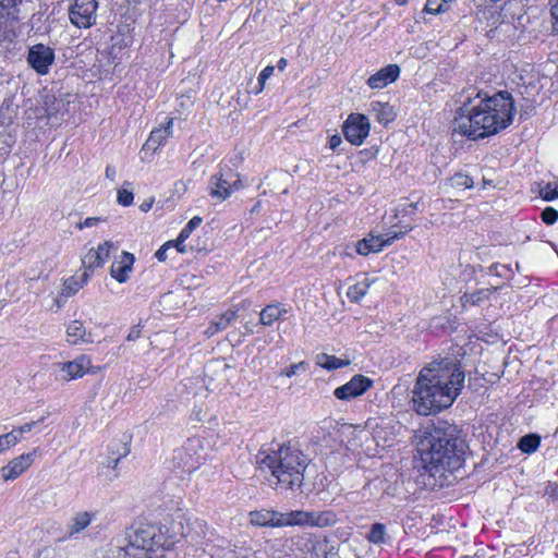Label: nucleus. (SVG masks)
Wrapping results in <instances>:
<instances>
[{
    "mask_svg": "<svg viewBox=\"0 0 558 558\" xmlns=\"http://www.w3.org/2000/svg\"><path fill=\"white\" fill-rule=\"evenodd\" d=\"M304 367H305V362H300V363H296V364H292L290 367H288L287 369L282 371L281 375H284L287 377H292V376H294L298 373L299 368H304Z\"/></svg>",
    "mask_w": 558,
    "mask_h": 558,
    "instance_id": "obj_46",
    "label": "nucleus"
},
{
    "mask_svg": "<svg viewBox=\"0 0 558 558\" xmlns=\"http://www.w3.org/2000/svg\"><path fill=\"white\" fill-rule=\"evenodd\" d=\"M1 438L7 449H10L11 447L15 446L21 439L16 429H13L10 433L1 435Z\"/></svg>",
    "mask_w": 558,
    "mask_h": 558,
    "instance_id": "obj_41",
    "label": "nucleus"
},
{
    "mask_svg": "<svg viewBox=\"0 0 558 558\" xmlns=\"http://www.w3.org/2000/svg\"><path fill=\"white\" fill-rule=\"evenodd\" d=\"M461 107L454 117V131L471 140L485 138L508 128L515 113L512 95L500 90L489 96L470 87L460 96Z\"/></svg>",
    "mask_w": 558,
    "mask_h": 558,
    "instance_id": "obj_1",
    "label": "nucleus"
},
{
    "mask_svg": "<svg viewBox=\"0 0 558 558\" xmlns=\"http://www.w3.org/2000/svg\"><path fill=\"white\" fill-rule=\"evenodd\" d=\"M292 544L302 553L307 554L315 548V539L310 533H303L292 538Z\"/></svg>",
    "mask_w": 558,
    "mask_h": 558,
    "instance_id": "obj_30",
    "label": "nucleus"
},
{
    "mask_svg": "<svg viewBox=\"0 0 558 558\" xmlns=\"http://www.w3.org/2000/svg\"><path fill=\"white\" fill-rule=\"evenodd\" d=\"M169 138V132L159 128L154 129L146 142L149 148L156 149Z\"/></svg>",
    "mask_w": 558,
    "mask_h": 558,
    "instance_id": "obj_32",
    "label": "nucleus"
},
{
    "mask_svg": "<svg viewBox=\"0 0 558 558\" xmlns=\"http://www.w3.org/2000/svg\"><path fill=\"white\" fill-rule=\"evenodd\" d=\"M539 195L544 201L547 202L558 198V182L547 183L544 187L541 189Z\"/></svg>",
    "mask_w": 558,
    "mask_h": 558,
    "instance_id": "obj_39",
    "label": "nucleus"
},
{
    "mask_svg": "<svg viewBox=\"0 0 558 558\" xmlns=\"http://www.w3.org/2000/svg\"><path fill=\"white\" fill-rule=\"evenodd\" d=\"M465 373L454 356L438 357L422 367L412 389L414 411L423 416L437 414L460 396Z\"/></svg>",
    "mask_w": 558,
    "mask_h": 558,
    "instance_id": "obj_2",
    "label": "nucleus"
},
{
    "mask_svg": "<svg viewBox=\"0 0 558 558\" xmlns=\"http://www.w3.org/2000/svg\"><path fill=\"white\" fill-rule=\"evenodd\" d=\"M37 424V422H29V423H26L22 426H20L16 430H17V434L19 435H22L24 433H29L33 427Z\"/></svg>",
    "mask_w": 558,
    "mask_h": 558,
    "instance_id": "obj_51",
    "label": "nucleus"
},
{
    "mask_svg": "<svg viewBox=\"0 0 558 558\" xmlns=\"http://www.w3.org/2000/svg\"><path fill=\"white\" fill-rule=\"evenodd\" d=\"M88 271H83L80 276L68 278L63 283L62 295L70 298L74 295L89 279Z\"/></svg>",
    "mask_w": 558,
    "mask_h": 558,
    "instance_id": "obj_22",
    "label": "nucleus"
},
{
    "mask_svg": "<svg viewBox=\"0 0 558 558\" xmlns=\"http://www.w3.org/2000/svg\"><path fill=\"white\" fill-rule=\"evenodd\" d=\"M35 451L21 454L20 457L11 460L7 465L0 470L1 477L4 481H13L23 474L34 462Z\"/></svg>",
    "mask_w": 558,
    "mask_h": 558,
    "instance_id": "obj_14",
    "label": "nucleus"
},
{
    "mask_svg": "<svg viewBox=\"0 0 558 558\" xmlns=\"http://www.w3.org/2000/svg\"><path fill=\"white\" fill-rule=\"evenodd\" d=\"M172 128H173V119L170 118V119H168L166 124L163 126H160L159 129L168 131L169 137H170L172 135Z\"/></svg>",
    "mask_w": 558,
    "mask_h": 558,
    "instance_id": "obj_52",
    "label": "nucleus"
},
{
    "mask_svg": "<svg viewBox=\"0 0 558 558\" xmlns=\"http://www.w3.org/2000/svg\"><path fill=\"white\" fill-rule=\"evenodd\" d=\"M287 64H288L287 59H284V58H280V59L278 60V62H277V68H278L280 71H283V70L286 69Z\"/></svg>",
    "mask_w": 558,
    "mask_h": 558,
    "instance_id": "obj_56",
    "label": "nucleus"
},
{
    "mask_svg": "<svg viewBox=\"0 0 558 558\" xmlns=\"http://www.w3.org/2000/svg\"><path fill=\"white\" fill-rule=\"evenodd\" d=\"M451 1H452V0H447V3H448V2H451Z\"/></svg>",
    "mask_w": 558,
    "mask_h": 558,
    "instance_id": "obj_60",
    "label": "nucleus"
},
{
    "mask_svg": "<svg viewBox=\"0 0 558 558\" xmlns=\"http://www.w3.org/2000/svg\"><path fill=\"white\" fill-rule=\"evenodd\" d=\"M134 195L131 191L126 189H121L118 191L117 201L122 206H130L133 203Z\"/></svg>",
    "mask_w": 558,
    "mask_h": 558,
    "instance_id": "obj_42",
    "label": "nucleus"
},
{
    "mask_svg": "<svg viewBox=\"0 0 558 558\" xmlns=\"http://www.w3.org/2000/svg\"><path fill=\"white\" fill-rule=\"evenodd\" d=\"M141 337V329H140V326H134L131 328L128 337H126V340L128 341H135L137 340L138 338Z\"/></svg>",
    "mask_w": 558,
    "mask_h": 558,
    "instance_id": "obj_50",
    "label": "nucleus"
},
{
    "mask_svg": "<svg viewBox=\"0 0 558 558\" xmlns=\"http://www.w3.org/2000/svg\"><path fill=\"white\" fill-rule=\"evenodd\" d=\"M422 209L420 208V202H413V203H409L407 205H404L402 211L407 215H412L414 214L415 211H421Z\"/></svg>",
    "mask_w": 558,
    "mask_h": 558,
    "instance_id": "obj_47",
    "label": "nucleus"
},
{
    "mask_svg": "<svg viewBox=\"0 0 558 558\" xmlns=\"http://www.w3.org/2000/svg\"><path fill=\"white\" fill-rule=\"evenodd\" d=\"M106 177L108 179H110L111 181L114 180V178H116V169H114V167H112V166H107L106 167Z\"/></svg>",
    "mask_w": 558,
    "mask_h": 558,
    "instance_id": "obj_53",
    "label": "nucleus"
},
{
    "mask_svg": "<svg viewBox=\"0 0 558 558\" xmlns=\"http://www.w3.org/2000/svg\"><path fill=\"white\" fill-rule=\"evenodd\" d=\"M206 461V452L203 441L198 437L189 438L184 445L173 451V469L181 473L190 474Z\"/></svg>",
    "mask_w": 558,
    "mask_h": 558,
    "instance_id": "obj_7",
    "label": "nucleus"
},
{
    "mask_svg": "<svg viewBox=\"0 0 558 558\" xmlns=\"http://www.w3.org/2000/svg\"><path fill=\"white\" fill-rule=\"evenodd\" d=\"M203 219L198 216H194L179 233V242L184 243L191 235V233L202 223Z\"/></svg>",
    "mask_w": 558,
    "mask_h": 558,
    "instance_id": "obj_34",
    "label": "nucleus"
},
{
    "mask_svg": "<svg viewBox=\"0 0 558 558\" xmlns=\"http://www.w3.org/2000/svg\"><path fill=\"white\" fill-rule=\"evenodd\" d=\"M373 385V380L364 375H354L348 383L338 387L333 391V396L339 400H351L362 396Z\"/></svg>",
    "mask_w": 558,
    "mask_h": 558,
    "instance_id": "obj_13",
    "label": "nucleus"
},
{
    "mask_svg": "<svg viewBox=\"0 0 558 558\" xmlns=\"http://www.w3.org/2000/svg\"><path fill=\"white\" fill-rule=\"evenodd\" d=\"M369 287L371 281L368 278H363V280L357 281L348 288L347 296L351 302H360L362 298L366 295Z\"/></svg>",
    "mask_w": 558,
    "mask_h": 558,
    "instance_id": "obj_25",
    "label": "nucleus"
},
{
    "mask_svg": "<svg viewBox=\"0 0 558 558\" xmlns=\"http://www.w3.org/2000/svg\"><path fill=\"white\" fill-rule=\"evenodd\" d=\"M468 445L454 424L439 421L427 426L418 438L417 452L435 485L449 483V476L459 471L465 461Z\"/></svg>",
    "mask_w": 558,
    "mask_h": 558,
    "instance_id": "obj_3",
    "label": "nucleus"
},
{
    "mask_svg": "<svg viewBox=\"0 0 558 558\" xmlns=\"http://www.w3.org/2000/svg\"><path fill=\"white\" fill-rule=\"evenodd\" d=\"M449 182H450V185L452 187H457V189H461V187L471 189V187H473V179L470 175H468L465 173H462V172H458V173L453 174L449 179Z\"/></svg>",
    "mask_w": 558,
    "mask_h": 558,
    "instance_id": "obj_33",
    "label": "nucleus"
},
{
    "mask_svg": "<svg viewBox=\"0 0 558 558\" xmlns=\"http://www.w3.org/2000/svg\"><path fill=\"white\" fill-rule=\"evenodd\" d=\"M242 187L238 173L230 168H221L217 174H214L208 184L209 194L213 198L220 202L230 197L232 193Z\"/></svg>",
    "mask_w": 558,
    "mask_h": 558,
    "instance_id": "obj_8",
    "label": "nucleus"
},
{
    "mask_svg": "<svg viewBox=\"0 0 558 558\" xmlns=\"http://www.w3.org/2000/svg\"><path fill=\"white\" fill-rule=\"evenodd\" d=\"M551 13H553V16L556 19L554 27L556 31H558V1H557V4H555L553 7Z\"/></svg>",
    "mask_w": 558,
    "mask_h": 558,
    "instance_id": "obj_55",
    "label": "nucleus"
},
{
    "mask_svg": "<svg viewBox=\"0 0 558 558\" xmlns=\"http://www.w3.org/2000/svg\"><path fill=\"white\" fill-rule=\"evenodd\" d=\"M96 0H74L69 9L70 22L78 28H89L96 23Z\"/></svg>",
    "mask_w": 558,
    "mask_h": 558,
    "instance_id": "obj_9",
    "label": "nucleus"
},
{
    "mask_svg": "<svg viewBox=\"0 0 558 558\" xmlns=\"http://www.w3.org/2000/svg\"><path fill=\"white\" fill-rule=\"evenodd\" d=\"M92 366V360L89 356L82 354L75 360L65 362L61 365V371L66 374L64 377L66 380L77 379L88 373Z\"/></svg>",
    "mask_w": 558,
    "mask_h": 558,
    "instance_id": "obj_17",
    "label": "nucleus"
},
{
    "mask_svg": "<svg viewBox=\"0 0 558 558\" xmlns=\"http://www.w3.org/2000/svg\"><path fill=\"white\" fill-rule=\"evenodd\" d=\"M447 10V0H427L425 4V11L430 14H439Z\"/></svg>",
    "mask_w": 558,
    "mask_h": 558,
    "instance_id": "obj_37",
    "label": "nucleus"
},
{
    "mask_svg": "<svg viewBox=\"0 0 558 558\" xmlns=\"http://www.w3.org/2000/svg\"><path fill=\"white\" fill-rule=\"evenodd\" d=\"M342 144V138L340 135L338 134H335L332 136H330L329 138V147L330 149H332L333 151L338 149V147Z\"/></svg>",
    "mask_w": 558,
    "mask_h": 558,
    "instance_id": "obj_48",
    "label": "nucleus"
},
{
    "mask_svg": "<svg viewBox=\"0 0 558 558\" xmlns=\"http://www.w3.org/2000/svg\"><path fill=\"white\" fill-rule=\"evenodd\" d=\"M542 221L548 226L558 220V211L553 207H546L541 214Z\"/></svg>",
    "mask_w": 558,
    "mask_h": 558,
    "instance_id": "obj_40",
    "label": "nucleus"
},
{
    "mask_svg": "<svg viewBox=\"0 0 558 558\" xmlns=\"http://www.w3.org/2000/svg\"><path fill=\"white\" fill-rule=\"evenodd\" d=\"M545 495L553 500L558 499V483L548 482L545 487Z\"/></svg>",
    "mask_w": 558,
    "mask_h": 558,
    "instance_id": "obj_43",
    "label": "nucleus"
},
{
    "mask_svg": "<svg viewBox=\"0 0 558 558\" xmlns=\"http://www.w3.org/2000/svg\"><path fill=\"white\" fill-rule=\"evenodd\" d=\"M367 541L374 545H381L387 541L386 526L383 523H374L366 536Z\"/></svg>",
    "mask_w": 558,
    "mask_h": 558,
    "instance_id": "obj_28",
    "label": "nucleus"
},
{
    "mask_svg": "<svg viewBox=\"0 0 558 558\" xmlns=\"http://www.w3.org/2000/svg\"><path fill=\"white\" fill-rule=\"evenodd\" d=\"M373 109L377 112V120L379 123L388 124L395 119L392 107L388 104L376 102L373 105Z\"/></svg>",
    "mask_w": 558,
    "mask_h": 558,
    "instance_id": "obj_29",
    "label": "nucleus"
},
{
    "mask_svg": "<svg viewBox=\"0 0 558 558\" xmlns=\"http://www.w3.org/2000/svg\"><path fill=\"white\" fill-rule=\"evenodd\" d=\"M96 513L83 511L76 513L69 524L68 536L73 538L77 534L82 533L95 519Z\"/></svg>",
    "mask_w": 558,
    "mask_h": 558,
    "instance_id": "obj_19",
    "label": "nucleus"
},
{
    "mask_svg": "<svg viewBox=\"0 0 558 558\" xmlns=\"http://www.w3.org/2000/svg\"><path fill=\"white\" fill-rule=\"evenodd\" d=\"M134 255L129 252H122L120 259L114 260L110 268V275L118 282L123 283L129 280L130 272L133 269Z\"/></svg>",
    "mask_w": 558,
    "mask_h": 558,
    "instance_id": "obj_16",
    "label": "nucleus"
},
{
    "mask_svg": "<svg viewBox=\"0 0 558 558\" xmlns=\"http://www.w3.org/2000/svg\"><path fill=\"white\" fill-rule=\"evenodd\" d=\"M539 445L541 438L534 434L525 435L519 441V448L525 453H532L536 451Z\"/></svg>",
    "mask_w": 558,
    "mask_h": 558,
    "instance_id": "obj_31",
    "label": "nucleus"
},
{
    "mask_svg": "<svg viewBox=\"0 0 558 558\" xmlns=\"http://www.w3.org/2000/svg\"><path fill=\"white\" fill-rule=\"evenodd\" d=\"M250 523L258 527L330 526L337 521L332 511L291 510L280 512L274 509L254 510L248 513Z\"/></svg>",
    "mask_w": 558,
    "mask_h": 558,
    "instance_id": "obj_6",
    "label": "nucleus"
},
{
    "mask_svg": "<svg viewBox=\"0 0 558 558\" xmlns=\"http://www.w3.org/2000/svg\"><path fill=\"white\" fill-rule=\"evenodd\" d=\"M171 246H172V241L165 243L163 245L160 246L159 250H157V252L155 253V257L159 262H165L167 259V252H168L169 247H171Z\"/></svg>",
    "mask_w": 558,
    "mask_h": 558,
    "instance_id": "obj_44",
    "label": "nucleus"
},
{
    "mask_svg": "<svg viewBox=\"0 0 558 558\" xmlns=\"http://www.w3.org/2000/svg\"><path fill=\"white\" fill-rule=\"evenodd\" d=\"M166 542L161 529L150 523H138L126 531V545L106 550L101 558H166Z\"/></svg>",
    "mask_w": 558,
    "mask_h": 558,
    "instance_id": "obj_5",
    "label": "nucleus"
},
{
    "mask_svg": "<svg viewBox=\"0 0 558 558\" xmlns=\"http://www.w3.org/2000/svg\"><path fill=\"white\" fill-rule=\"evenodd\" d=\"M460 558H475V557H473V556H462Z\"/></svg>",
    "mask_w": 558,
    "mask_h": 558,
    "instance_id": "obj_59",
    "label": "nucleus"
},
{
    "mask_svg": "<svg viewBox=\"0 0 558 558\" xmlns=\"http://www.w3.org/2000/svg\"><path fill=\"white\" fill-rule=\"evenodd\" d=\"M68 342L73 345L93 343V335L86 330L83 323L73 320L66 328Z\"/></svg>",
    "mask_w": 558,
    "mask_h": 558,
    "instance_id": "obj_18",
    "label": "nucleus"
},
{
    "mask_svg": "<svg viewBox=\"0 0 558 558\" xmlns=\"http://www.w3.org/2000/svg\"><path fill=\"white\" fill-rule=\"evenodd\" d=\"M368 118L361 113H351L343 123L344 137L352 145L360 146L369 134Z\"/></svg>",
    "mask_w": 558,
    "mask_h": 558,
    "instance_id": "obj_10",
    "label": "nucleus"
},
{
    "mask_svg": "<svg viewBox=\"0 0 558 558\" xmlns=\"http://www.w3.org/2000/svg\"><path fill=\"white\" fill-rule=\"evenodd\" d=\"M287 310L280 303L269 304L265 306L259 314V323L264 326H270L278 320Z\"/></svg>",
    "mask_w": 558,
    "mask_h": 558,
    "instance_id": "obj_21",
    "label": "nucleus"
},
{
    "mask_svg": "<svg viewBox=\"0 0 558 558\" xmlns=\"http://www.w3.org/2000/svg\"><path fill=\"white\" fill-rule=\"evenodd\" d=\"M111 456L107 459V466L114 469L120 459L130 453V446L128 441L113 440L109 445Z\"/></svg>",
    "mask_w": 558,
    "mask_h": 558,
    "instance_id": "obj_20",
    "label": "nucleus"
},
{
    "mask_svg": "<svg viewBox=\"0 0 558 558\" xmlns=\"http://www.w3.org/2000/svg\"><path fill=\"white\" fill-rule=\"evenodd\" d=\"M27 62L38 74L45 75L54 62V51L43 44L34 45L28 50Z\"/></svg>",
    "mask_w": 558,
    "mask_h": 558,
    "instance_id": "obj_12",
    "label": "nucleus"
},
{
    "mask_svg": "<svg viewBox=\"0 0 558 558\" xmlns=\"http://www.w3.org/2000/svg\"><path fill=\"white\" fill-rule=\"evenodd\" d=\"M172 246H175L179 253L186 252L184 243L179 242V236L177 238L175 242H172Z\"/></svg>",
    "mask_w": 558,
    "mask_h": 558,
    "instance_id": "obj_54",
    "label": "nucleus"
},
{
    "mask_svg": "<svg viewBox=\"0 0 558 558\" xmlns=\"http://www.w3.org/2000/svg\"><path fill=\"white\" fill-rule=\"evenodd\" d=\"M496 291V288H483L478 289L471 293H464L461 296V302L463 306L466 305H480L481 303L487 301L493 292Z\"/></svg>",
    "mask_w": 558,
    "mask_h": 558,
    "instance_id": "obj_23",
    "label": "nucleus"
},
{
    "mask_svg": "<svg viewBox=\"0 0 558 558\" xmlns=\"http://www.w3.org/2000/svg\"><path fill=\"white\" fill-rule=\"evenodd\" d=\"M308 458L301 449L291 444L263 446L256 454V463L262 472H269L276 480V486L283 490L300 489L304 482V472Z\"/></svg>",
    "mask_w": 558,
    "mask_h": 558,
    "instance_id": "obj_4",
    "label": "nucleus"
},
{
    "mask_svg": "<svg viewBox=\"0 0 558 558\" xmlns=\"http://www.w3.org/2000/svg\"><path fill=\"white\" fill-rule=\"evenodd\" d=\"M399 5H403L407 3V0H395Z\"/></svg>",
    "mask_w": 558,
    "mask_h": 558,
    "instance_id": "obj_58",
    "label": "nucleus"
},
{
    "mask_svg": "<svg viewBox=\"0 0 558 558\" xmlns=\"http://www.w3.org/2000/svg\"><path fill=\"white\" fill-rule=\"evenodd\" d=\"M21 2L22 0H0V8L3 10H9L15 8Z\"/></svg>",
    "mask_w": 558,
    "mask_h": 558,
    "instance_id": "obj_49",
    "label": "nucleus"
},
{
    "mask_svg": "<svg viewBox=\"0 0 558 558\" xmlns=\"http://www.w3.org/2000/svg\"><path fill=\"white\" fill-rule=\"evenodd\" d=\"M112 248H114V244L111 241H105L102 244H99L97 248H94L96 258H98L102 266L109 259Z\"/></svg>",
    "mask_w": 558,
    "mask_h": 558,
    "instance_id": "obj_36",
    "label": "nucleus"
},
{
    "mask_svg": "<svg viewBox=\"0 0 558 558\" xmlns=\"http://www.w3.org/2000/svg\"><path fill=\"white\" fill-rule=\"evenodd\" d=\"M100 220H101V218H99V217H88L84 221L78 222L76 225V228L78 230H82L84 228H92V227L96 226Z\"/></svg>",
    "mask_w": 558,
    "mask_h": 558,
    "instance_id": "obj_45",
    "label": "nucleus"
},
{
    "mask_svg": "<svg viewBox=\"0 0 558 558\" xmlns=\"http://www.w3.org/2000/svg\"><path fill=\"white\" fill-rule=\"evenodd\" d=\"M66 105L62 99H58L56 96H46L45 98V111L48 118L56 117L59 113L65 111Z\"/></svg>",
    "mask_w": 558,
    "mask_h": 558,
    "instance_id": "obj_27",
    "label": "nucleus"
},
{
    "mask_svg": "<svg viewBox=\"0 0 558 558\" xmlns=\"http://www.w3.org/2000/svg\"><path fill=\"white\" fill-rule=\"evenodd\" d=\"M400 74V68L397 64H388L371 75L367 85L373 89H381L388 84L395 82Z\"/></svg>",
    "mask_w": 558,
    "mask_h": 558,
    "instance_id": "obj_15",
    "label": "nucleus"
},
{
    "mask_svg": "<svg viewBox=\"0 0 558 558\" xmlns=\"http://www.w3.org/2000/svg\"><path fill=\"white\" fill-rule=\"evenodd\" d=\"M317 364L327 371H333L349 365V361L341 360L335 355L323 353L317 357Z\"/></svg>",
    "mask_w": 558,
    "mask_h": 558,
    "instance_id": "obj_26",
    "label": "nucleus"
},
{
    "mask_svg": "<svg viewBox=\"0 0 558 558\" xmlns=\"http://www.w3.org/2000/svg\"><path fill=\"white\" fill-rule=\"evenodd\" d=\"M238 315L234 311H227L222 315H220L216 320H214L210 326L206 330V335L208 337L214 336L215 333L225 330L228 328L232 322L236 319Z\"/></svg>",
    "mask_w": 558,
    "mask_h": 558,
    "instance_id": "obj_24",
    "label": "nucleus"
},
{
    "mask_svg": "<svg viewBox=\"0 0 558 558\" xmlns=\"http://www.w3.org/2000/svg\"><path fill=\"white\" fill-rule=\"evenodd\" d=\"M412 230V228L400 231V232H389L387 234H368L367 238H364L356 243V252L360 255L367 256L371 253H378L384 247L391 245L396 240L401 239L408 231Z\"/></svg>",
    "mask_w": 558,
    "mask_h": 558,
    "instance_id": "obj_11",
    "label": "nucleus"
},
{
    "mask_svg": "<svg viewBox=\"0 0 558 558\" xmlns=\"http://www.w3.org/2000/svg\"><path fill=\"white\" fill-rule=\"evenodd\" d=\"M153 202L149 203H143L140 208L142 211L146 213L151 208Z\"/></svg>",
    "mask_w": 558,
    "mask_h": 558,
    "instance_id": "obj_57",
    "label": "nucleus"
},
{
    "mask_svg": "<svg viewBox=\"0 0 558 558\" xmlns=\"http://www.w3.org/2000/svg\"><path fill=\"white\" fill-rule=\"evenodd\" d=\"M82 265L84 267V271H88L89 274L97 267H101V263L96 258V254L94 248H90L83 257Z\"/></svg>",
    "mask_w": 558,
    "mask_h": 558,
    "instance_id": "obj_35",
    "label": "nucleus"
},
{
    "mask_svg": "<svg viewBox=\"0 0 558 558\" xmlns=\"http://www.w3.org/2000/svg\"><path fill=\"white\" fill-rule=\"evenodd\" d=\"M274 71L275 68L272 65H267L262 70L257 78V87L253 92L255 95H258L263 92L266 81L274 74Z\"/></svg>",
    "mask_w": 558,
    "mask_h": 558,
    "instance_id": "obj_38",
    "label": "nucleus"
}]
</instances>
